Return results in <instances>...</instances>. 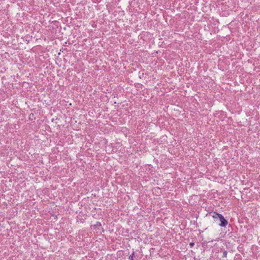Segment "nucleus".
<instances>
[{
	"mask_svg": "<svg viewBox=\"0 0 260 260\" xmlns=\"http://www.w3.org/2000/svg\"><path fill=\"white\" fill-rule=\"evenodd\" d=\"M220 215V214L217 213L216 212H214L212 215V217L214 219H218Z\"/></svg>",
	"mask_w": 260,
	"mask_h": 260,
	"instance_id": "f03ea898",
	"label": "nucleus"
},
{
	"mask_svg": "<svg viewBox=\"0 0 260 260\" xmlns=\"http://www.w3.org/2000/svg\"><path fill=\"white\" fill-rule=\"evenodd\" d=\"M228 252L226 251H224L223 253V257H226L227 256Z\"/></svg>",
	"mask_w": 260,
	"mask_h": 260,
	"instance_id": "20e7f679",
	"label": "nucleus"
},
{
	"mask_svg": "<svg viewBox=\"0 0 260 260\" xmlns=\"http://www.w3.org/2000/svg\"><path fill=\"white\" fill-rule=\"evenodd\" d=\"M219 220L220 221L219 225L221 226H225L228 224V221L224 219V217L220 214L219 218Z\"/></svg>",
	"mask_w": 260,
	"mask_h": 260,
	"instance_id": "f257e3e1",
	"label": "nucleus"
},
{
	"mask_svg": "<svg viewBox=\"0 0 260 260\" xmlns=\"http://www.w3.org/2000/svg\"><path fill=\"white\" fill-rule=\"evenodd\" d=\"M193 243H190L191 245H193Z\"/></svg>",
	"mask_w": 260,
	"mask_h": 260,
	"instance_id": "39448f33",
	"label": "nucleus"
},
{
	"mask_svg": "<svg viewBox=\"0 0 260 260\" xmlns=\"http://www.w3.org/2000/svg\"><path fill=\"white\" fill-rule=\"evenodd\" d=\"M134 255V253H133L132 255L129 256V257H128L129 260H133Z\"/></svg>",
	"mask_w": 260,
	"mask_h": 260,
	"instance_id": "7ed1b4c3",
	"label": "nucleus"
}]
</instances>
